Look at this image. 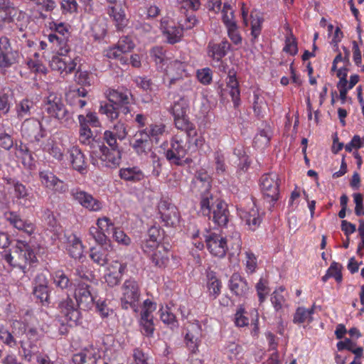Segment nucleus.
Listing matches in <instances>:
<instances>
[{"label":"nucleus","mask_w":364,"mask_h":364,"mask_svg":"<svg viewBox=\"0 0 364 364\" xmlns=\"http://www.w3.org/2000/svg\"><path fill=\"white\" fill-rule=\"evenodd\" d=\"M4 259L13 267L18 268L26 273L28 267L36 262V256L29 242L18 240L16 246L9 253L5 254Z\"/></svg>","instance_id":"1"},{"label":"nucleus","mask_w":364,"mask_h":364,"mask_svg":"<svg viewBox=\"0 0 364 364\" xmlns=\"http://www.w3.org/2000/svg\"><path fill=\"white\" fill-rule=\"evenodd\" d=\"M44 109L47 114L58 119L65 126L73 122V114L65 107L60 95L52 92L44 100Z\"/></svg>","instance_id":"2"},{"label":"nucleus","mask_w":364,"mask_h":364,"mask_svg":"<svg viewBox=\"0 0 364 364\" xmlns=\"http://www.w3.org/2000/svg\"><path fill=\"white\" fill-rule=\"evenodd\" d=\"M120 297L122 306L124 309H133L135 311L140 297V288L138 282L134 279L125 280L122 287Z\"/></svg>","instance_id":"3"},{"label":"nucleus","mask_w":364,"mask_h":364,"mask_svg":"<svg viewBox=\"0 0 364 364\" xmlns=\"http://www.w3.org/2000/svg\"><path fill=\"white\" fill-rule=\"evenodd\" d=\"M21 133L23 138L30 142H38L44 137V130L41 122L36 118H27L21 124Z\"/></svg>","instance_id":"4"},{"label":"nucleus","mask_w":364,"mask_h":364,"mask_svg":"<svg viewBox=\"0 0 364 364\" xmlns=\"http://www.w3.org/2000/svg\"><path fill=\"white\" fill-rule=\"evenodd\" d=\"M261 188L264 197L269 202H275L279 198V177L276 173L264 174L261 178Z\"/></svg>","instance_id":"5"},{"label":"nucleus","mask_w":364,"mask_h":364,"mask_svg":"<svg viewBox=\"0 0 364 364\" xmlns=\"http://www.w3.org/2000/svg\"><path fill=\"white\" fill-rule=\"evenodd\" d=\"M71 195L75 201L90 212H100L103 208L101 200L80 188L72 190Z\"/></svg>","instance_id":"6"},{"label":"nucleus","mask_w":364,"mask_h":364,"mask_svg":"<svg viewBox=\"0 0 364 364\" xmlns=\"http://www.w3.org/2000/svg\"><path fill=\"white\" fill-rule=\"evenodd\" d=\"M77 306L82 310L92 309L95 305V297L91 287L85 282H79L74 293Z\"/></svg>","instance_id":"7"},{"label":"nucleus","mask_w":364,"mask_h":364,"mask_svg":"<svg viewBox=\"0 0 364 364\" xmlns=\"http://www.w3.org/2000/svg\"><path fill=\"white\" fill-rule=\"evenodd\" d=\"M158 210L162 222L169 227L176 226L180 218L179 212L175 205L166 200H161L158 205Z\"/></svg>","instance_id":"8"},{"label":"nucleus","mask_w":364,"mask_h":364,"mask_svg":"<svg viewBox=\"0 0 364 364\" xmlns=\"http://www.w3.org/2000/svg\"><path fill=\"white\" fill-rule=\"evenodd\" d=\"M205 241L208 250L213 255L223 257L226 255L227 241L221 235L209 232L205 235Z\"/></svg>","instance_id":"9"},{"label":"nucleus","mask_w":364,"mask_h":364,"mask_svg":"<svg viewBox=\"0 0 364 364\" xmlns=\"http://www.w3.org/2000/svg\"><path fill=\"white\" fill-rule=\"evenodd\" d=\"M18 57V51L11 47L9 39L5 36L0 38V68L11 67L17 62Z\"/></svg>","instance_id":"10"},{"label":"nucleus","mask_w":364,"mask_h":364,"mask_svg":"<svg viewBox=\"0 0 364 364\" xmlns=\"http://www.w3.org/2000/svg\"><path fill=\"white\" fill-rule=\"evenodd\" d=\"M185 342L191 353L198 352L202 337L201 326L198 323H189L186 327Z\"/></svg>","instance_id":"11"},{"label":"nucleus","mask_w":364,"mask_h":364,"mask_svg":"<svg viewBox=\"0 0 364 364\" xmlns=\"http://www.w3.org/2000/svg\"><path fill=\"white\" fill-rule=\"evenodd\" d=\"M76 58H72L66 55L58 53L54 55L50 60V66L60 74L68 75L73 73L77 66Z\"/></svg>","instance_id":"12"},{"label":"nucleus","mask_w":364,"mask_h":364,"mask_svg":"<svg viewBox=\"0 0 364 364\" xmlns=\"http://www.w3.org/2000/svg\"><path fill=\"white\" fill-rule=\"evenodd\" d=\"M4 218L5 220L9 222L11 225L28 236H31L35 232V224L28 220L23 219L16 212H6L4 213Z\"/></svg>","instance_id":"13"},{"label":"nucleus","mask_w":364,"mask_h":364,"mask_svg":"<svg viewBox=\"0 0 364 364\" xmlns=\"http://www.w3.org/2000/svg\"><path fill=\"white\" fill-rule=\"evenodd\" d=\"M132 147L138 155H146L152 149V141L147 129L138 131L134 136Z\"/></svg>","instance_id":"14"},{"label":"nucleus","mask_w":364,"mask_h":364,"mask_svg":"<svg viewBox=\"0 0 364 364\" xmlns=\"http://www.w3.org/2000/svg\"><path fill=\"white\" fill-rule=\"evenodd\" d=\"M187 64L177 60L170 61L166 69V75L169 78L168 87L183 80V77H186L188 73L186 70Z\"/></svg>","instance_id":"15"},{"label":"nucleus","mask_w":364,"mask_h":364,"mask_svg":"<svg viewBox=\"0 0 364 364\" xmlns=\"http://www.w3.org/2000/svg\"><path fill=\"white\" fill-rule=\"evenodd\" d=\"M33 294L43 304L50 303L48 280L44 274H38L35 277Z\"/></svg>","instance_id":"16"},{"label":"nucleus","mask_w":364,"mask_h":364,"mask_svg":"<svg viewBox=\"0 0 364 364\" xmlns=\"http://www.w3.org/2000/svg\"><path fill=\"white\" fill-rule=\"evenodd\" d=\"M58 307L60 313L70 323V325L77 323L80 319V312L75 306L72 299L67 297L65 300L60 302Z\"/></svg>","instance_id":"17"},{"label":"nucleus","mask_w":364,"mask_h":364,"mask_svg":"<svg viewBox=\"0 0 364 364\" xmlns=\"http://www.w3.org/2000/svg\"><path fill=\"white\" fill-rule=\"evenodd\" d=\"M248 201L252 203V207L248 209L241 210L240 215L242 220L252 230H255L260 225L262 219L259 214L258 209L255 207V202L252 198H248Z\"/></svg>","instance_id":"18"},{"label":"nucleus","mask_w":364,"mask_h":364,"mask_svg":"<svg viewBox=\"0 0 364 364\" xmlns=\"http://www.w3.org/2000/svg\"><path fill=\"white\" fill-rule=\"evenodd\" d=\"M101 358L100 351L92 346L83 349L73 357L74 364H97Z\"/></svg>","instance_id":"19"},{"label":"nucleus","mask_w":364,"mask_h":364,"mask_svg":"<svg viewBox=\"0 0 364 364\" xmlns=\"http://www.w3.org/2000/svg\"><path fill=\"white\" fill-rule=\"evenodd\" d=\"M26 330V326L24 323L16 321L14 323L13 333L6 330H0V339L10 347L15 346L16 341L14 336L21 338Z\"/></svg>","instance_id":"20"},{"label":"nucleus","mask_w":364,"mask_h":364,"mask_svg":"<svg viewBox=\"0 0 364 364\" xmlns=\"http://www.w3.org/2000/svg\"><path fill=\"white\" fill-rule=\"evenodd\" d=\"M99 157L106 166L114 168L120 164L121 154L119 149H111L102 145L100 146Z\"/></svg>","instance_id":"21"},{"label":"nucleus","mask_w":364,"mask_h":364,"mask_svg":"<svg viewBox=\"0 0 364 364\" xmlns=\"http://www.w3.org/2000/svg\"><path fill=\"white\" fill-rule=\"evenodd\" d=\"M213 221L220 227L225 226L229 221L230 213L228 205L224 201H216L213 212Z\"/></svg>","instance_id":"22"},{"label":"nucleus","mask_w":364,"mask_h":364,"mask_svg":"<svg viewBox=\"0 0 364 364\" xmlns=\"http://www.w3.org/2000/svg\"><path fill=\"white\" fill-rule=\"evenodd\" d=\"M230 291L237 296H245L249 291L247 281L238 273H234L229 280Z\"/></svg>","instance_id":"23"},{"label":"nucleus","mask_w":364,"mask_h":364,"mask_svg":"<svg viewBox=\"0 0 364 364\" xmlns=\"http://www.w3.org/2000/svg\"><path fill=\"white\" fill-rule=\"evenodd\" d=\"M107 12L109 16L112 17L118 30H122L127 26V19L122 2H115L114 5H109Z\"/></svg>","instance_id":"24"},{"label":"nucleus","mask_w":364,"mask_h":364,"mask_svg":"<svg viewBox=\"0 0 364 364\" xmlns=\"http://www.w3.org/2000/svg\"><path fill=\"white\" fill-rule=\"evenodd\" d=\"M230 48V44L226 40L223 41L219 43L210 42L208 46V55L213 60L219 62L226 55Z\"/></svg>","instance_id":"25"},{"label":"nucleus","mask_w":364,"mask_h":364,"mask_svg":"<svg viewBox=\"0 0 364 364\" xmlns=\"http://www.w3.org/2000/svg\"><path fill=\"white\" fill-rule=\"evenodd\" d=\"M15 154L21 160L23 166L28 169H32L35 166V159L26 145L21 143L15 147Z\"/></svg>","instance_id":"26"},{"label":"nucleus","mask_w":364,"mask_h":364,"mask_svg":"<svg viewBox=\"0 0 364 364\" xmlns=\"http://www.w3.org/2000/svg\"><path fill=\"white\" fill-rule=\"evenodd\" d=\"M69 154L70 161L73 168L82 173L86 170L87 163L82 151L77 146H73L69 150Z\"/></svg>","instance_id":"27"},{"label":"nucleus","mask_w":364,"mask_h":364,"mask_svg":"<svg viewBox=\"0 0 364 364\" xmlns=\"http://www.w3.org/2000/svg\"><path fill=\"white\" fill-rule=\"evenodd\" d=\"M125 269V266L123 264L115 261L109 269V272L105 276V282L110 287L117 285L121 279L122 275Z\"/></svg>","instance_id":"28"},{"label":"nucleus","mask_w":364,"mask_h":364,"mask_svg":"<svg viewBox=\"0 0 364 364\" xmlns=\"http://www.w3.org/2000/svg\"><path fill=\"white\" fill-rule=\"evenodd\" d=\"M216 201H222L218 198H215L209 191L201 193L200 199V212L204 216L211 217V213L215 208Z\"/></svg>","instance_id":"29"},{"label":"nucleus","mask_w":364,"mask_h":364,"mask_svg":"<svg viewBox=\"0 0 364 364\" xmlns=\"http://www.w3.org/2000/svg\"><path fill=\"white\" fill-rule=\"evenodd\" d=\"M170 253L164 245H161L150 255L152 263L158 267H165L169 262Z\"/></svg>","instance_id":"30"},{"label":"nucleus","mask_w":364,"mask_h":364,"mask_svg":"<svg viewBox=\"0 0 364 364\" xmlns=\"http://www.w3.org/2000/svg\"><path fill=\"white\" fill-rule=\"evenodd\" d=\"M78 119L80 122L79 141L82 144L90 145L93 141L92 132L86 123V118L84 115L80 114Z\"/></svg>","instance_id":"31"},{"label":"nucleus","mask_w":364,"mask_h":364,"mask_svg":"<svg viewBox=\"0 0 364 364\" xmlns=\"http://www.w3.org/2000/svg\"><path fill=\"white\" fill-rule=\"evenodd\" d=\"M130 97H132V94L128 90H111L107 94V97L110 102L122 106H125L130 103Z\"/></svg>","instance_id":"32"},{"label":"nucleus","mask_w":364,"mask_h":364,"mask_svg":"<svg viewBox=\"0 0 364 364\" xmlns=\"http://www.w3.org/2000/svg\"><path fill=\"white\" fill-rule=\"evenodd\" d=\"M119 176L122 179L134 183L139 182L144 178L142 171L136 166L121 168Z\"/></svg>","instance_id":"33"},{"label":"nucleus","mask_w":364,"mask_h":364,"mask_svg":"<svg viewBox=\"0 0 364 364\" xmlns=\"http://www.w3.org/2000/svg\"><path fill=\"white\" fill-rule=\"evenodd\" d=\"M174 124L178 129L184 131L188 137L193 139L196 135V127L188 116L174 117Z\"/></svg>","instance_id":"34"},{"label":"nucleus","mask_w":364,"mask_h":364,"mask_svg":"<svg viewBox=\"0 0 364 364\" xmlns=\"http://www.w3.org/2000/svg\"><path fill=\"white\" fill-rule=\"evenodd\" d=\"M33 109L34 102L31 100L27 98L23 99L16 105L15 110L17 118L22 119L30 116Z\"/></svg>","instance_id":"35"},{"label":"nucleus","mask_w":364,"mask_h":364,"mask_svg":"<svg viewBox=\"0 0 364 364\" xmlns=\"http://www.w3.org/2000/svg\"><path fill=\"white\" fill-rule=\"evenodd\" d=\"M83 248L81 240L75 235H73L68 246V251L70 255L73 258L80 259L83 255Z\"/></svg>","instance_id":"36"},{"label":"nucleus","mask_w":364,"mask_h":364,"mask_svg":"<svg viewBox=\"0 0 364 364\" xmlns=\"http://www.w3.org/2000/svg\"><path fill=\"white\" fill-rule=\"evenodd\" d=\"M105 231L99 230L98 228L91 227L89 230V234L102 247L108 250L110 247L109 240H108Z\"/></svg>","instance_id":"37"},{"label":"nucleus","mask_w":364,"mask_h":364,"mask_svg":"<svg viewBox=\"0 0 364 364\" xmlns=\"http://www.w3.org/2000/svg\"><path fill=\"white\" fill-rule=\"evenodd\" d=\"M183 28L176 26H168L164 31V35L166 38L167 42L171 44H174L181 39L183 36Z\"/></svg>","instance_id":"38"},{"label":"nucleus","mask_w":364,"mask_h":364,"mask_svg":"<svg viewBox=\"0 0 364 364\" xmlns=\"http://www.w3.org/2000/svg\"><path fill=\"white\" fill-rule=\"evenodd\" d=\"M253 109L257 117H263L264 114L268 110L264 97L256 92H254L253 96Z\"/></svg>","instance_id":"39"},{"label":"nucleus","mask_w":364,"mask_h":364,"mask_svg":"<svg viewBox=\"0 0 364 364\" xmlns=\"http://www.w3.org/2000/svg\"><path fill=\"white\" fill-rule=\"evenodd\" d=\"M68 36L60 37L56 33L50 34L48 40L52 43H55L59 47L58 53L60 55H66L70 51V47L67 43Z\"/></svg>","instance_id":"40"},{"label":"nucleus","mask_w":364,"mask_h":364,"mask_svg":"<svg viewBox=\"0 0 364 364\" xmlns=\"http://www.w3.org/2000/svg\"><path fill=\"white\" fill-rule=\"evenodd\" d=\"M99 112L102 114H105L107 118L111 121H113L118 118L119 112L116 107H114V103H112L109 101L107 102H102L100 103Z\"/></svg>","instance_id":"41"},{"label":"nucleus","mask_w":364,"mask_h":364,"mask_svg":"<svg viewBox=\"0 0 364 364\" xmlns=\"http://www.w3.org/2000/svg\"><path fill=\"white\" fill-rule=\"evenodd\" d=\"M53 284L58 288L61 289H68L71 287L72 282L68 278V277L65 274V272L62 270H58L55 272L53 276Z\"/></svg>","instance_id":"42"},{"label":"nucleus","mask_w":364,"mask_h":364,"mask_svg":"<svg viewBox=\"0 0 364 364\" xmlns=\"http://www.w3.org/2000/svg\"><path fill=\"white\" fill-rule=\"evenodd\" d=\"M314 311V305L309 309L304 307H299L294 316V322L296 323H301L306 321L310 322L312 321L311 315Z\"/></svg>","instance_id":"43"},{"label":"nucleus","mask_w":364,"mask_h":364,"mask_svg":"<svg viewBox=\"0 0 364 364\" xmlns=\"http://www.w3.org/2000/svg\"><path fill=\"white\" fill-rule=\"evenodd\" d=\"M211 178L207 172L199 171L196 173L195 176V184L199 188H202V192L209 191L211 187Z\"/></svg>","instance_id":"44"},{"label":"nucleus","mask_w":364,"mask_h":364,"mask_svg":"<svg viewBox=\"0 0 364 364\" xmlns=\"http://www.w3.org/2000/svg\"><path fill=\"white\" fill-rule=\"evenodd\" d=\"M103 247H92L90 248V259L99 266H104L107 262V254L105 249L102 250Z\"/></svg>","instance_id":"45"},{"label":"nucleus","mask_w":364,"mask_h":364,"mask_svg":"<svg viewBox=\"0 0 364 364\" xmlns=\"http://www.w3.org/2000/svg\"><path fill=\"white\" fill-rule=\"evenodd\" d=\"M188 104L184 98H180L171 107V113L173 117L188 116Z\"/></svg>","instance_id":"46"},{"label":"nucleus","mask_w":364,"mask_h":364,"mask_svg":"<svg viewBox=\"0 0 364 364\" xmlns=\"http://www.w3.org/2000/svg\"><path fill=\"white\" fill-rule=\"evenodd\" d=\"M140 323L141 332L146 336H151L154 331L153 316H147L146 314H141Z\"/></svg>","instance_id":"47"},{"label":"nucleus","mask_w":364,"mask_h":364,"mask_svg":"<svg viewBox=\"0 0 364 364\" xmlns=\"http://www.w3.org/2000/svg\"><path fill=\"white\" fill-rule=\"evenodd\" d=\"M255 289L259 298V304H262L266 300V297L270 291L268 282L261 278L257 283Z\"/></svg>","instance_id":"48"},{"label":"nucleus","mask_w":364,"mask_h":364,"mask_svg":"<svg viewBox=\"0 0 364 364\" xmlns=\"http://www.w3.org/2000/svg\"><path fill=\"white\" fill-rule=\"evenodd\" d=\"M0 9L6 14L4 18L10 21H14L17 14H20L18 10L11 5L9 0H0Z\"/></svg>","instance_id":"49"},{"label":"nucleus","mask_w":364,"mask_h":364,"mask_svg":"<svg viewBox=\"0 0 364 364\" xmlns=\"http://www.w3.org/2000/svg\"><path fill=\"white\" fill-rule=\"evenodd\" d=\"M208 281L207 287L210 296H212L215 299L220 292L221 283L220 282L213 274L208 275Z\"/></svg>","instance_id":"50"},{"label":"nucleus","mask_w":364,"mask_h":364,"mask_svg":"<svg viewBox=\"0 0 364 364\" xmlns=\"http://www.w3.org/2000/svg\"><path fill=\"white\" fill-rule=\"evenodd\" d=\"M284 291V288L283 287H280L277 289L274 290L272 294L271 302L277 311L282 308V306L285 302V299L282 294Z\"/></svg>","instance_id":"51"},{"label":"nucleus","mask_w":364,"mask_h":364,"mask_svg":"<svg viewBox=\"0 0 364 364\" xmlns=\"http://www.w3.org/2000/svg\"><path fill=\"white\" fill-rule=\"evenodd\" d=\"M222 18L226 27L236 24L234 20V11L230 5L225 4L222 9Z\"/></svg>","instance_id":"52"},{"label":"nucleus","mask_w":364,"mask_h":364,"mask_svg":"<svg viewBox=\"0 0 364 364\" xmlns=\"http://www.w3.org/2000/svg\"><path fill=\"white\" fill-rule=\"evenodd\" d=\"M39 178L41 184L47 188L50 189L56 176L50 171H42L39 173Z\"/></svg>","instance_id":"53"},{"label":"nucleus","mask_w":364,"mask_h":364,"mask_svg":"<svg viewBox=\"0 0 364 364\" xmlns=\"http://www.w3.org/2000/svg\"><path fill=\"white\" fill-rule=\"evenodd\" d=\"M166 126L163 124H151L147 129L150 139L152 137L158 141L159 136H162L165 132Z\"/></svg>","instance_id":"54"},{"label":"nucleus","mask_w":364,"mask_h":364,"mask_svg":"<svg viewBox=\"0 0 364 364\" xmlns=\"http://www.w3.org/2000/svg\"><path fill=\"white\" fill-rule=\"evenodd\" d=\"M283 50L286 53H289L291 55H294L298 52L297 43L296 38L291 34L287 36L285 40V46Z\"/></svg>","instance_id":"55"},{"label":"nucleus","mask_w":364,"mask_h":364,"mask_svg":"<svg viewBox=\"0 0 364 364\" xmlns=\"http://www.w3.org/2000/svg\"><path fill=\"white\" fill-rule=\"evenodd\" d=\"M116 47L124 53H126L130 52L134 48V43L130 38L124 36L119 39Z\"/></svg>","instance_id":"56"},{"label":"nucleus","mask_w":364,"mask_h":364,"mask_svg":"<svg viewBox=\"0 0 364 364\" xmlns=\"http://www.w3.org/2000/svg\"><path fill=\"white\" fill-rule=\"evenodd\" d=\"M171 146L173 147L174 151H176L178 159H181L182 161L188 151L185 146L183 144V141L181 140H178L176 137L172 140Z\"/></svg>","instance_id":"57"},{"label":"nucleus","mask_w":364,"mask_h":364,"mask_svg":"<svg viewBox=\"0 0 364 364\" xmlns=\"http://www.w3.org/2000/svg\"><path fill=\"white\" fill-rule=\"evenodd\" d=\"M112 235L114 240L122 245H129L131 242V239L119 228H112Z\"/></svg>","instance_id":"58"},{"label":"nucleus","mask_w":364,"mask_h":364,"mask_svg":"<svg viewBox=\"0 0 364 364\" xmlns=\"http://www.w3.org/2000/svg\"><path fill=\"white\" fill-rule=\"evenodd\" d=\"M161 245H159V242L157 241L149 240L148 238L143 240L141 245L143 251L149 255H151V254H152Z\"/></svg>","instance_id":"59"},{"label":"nucleus","mask_w":364,"mask_h":364,"mask_svg":"<svg viewBox=\"0 0 364 364\" xmlns=\"http://www.w3.org/2000/svg\"><path fill=\"white\" fill-rule=\"evenodd\" d=\"M161 320L166 324H174L176 323L175 315L170 311L168 307L161 308L159 310Z\"/></svg>","instance_id":"60"},{"label":"nucleus","mask_w":364,"mask_h":364,"mask_svg":"<svg viewBox=\"0 0 364 364\" xmlns=\"http://www.w3.org/2000/svg\"><path fill=\"white\" fill-rule=\"evenodd\" d=\"M341 268V264L333 262L328 269V272L331 274V277H334L336 281L338 283L342 281Z\"/></svg>","instance_id":"61"},{"label":"nucleus","mask_w":364,"mask_h":364,"mask_svg":"<svg viewBox=\"0 0 364 364\" xmlns=\"http://www.w3.org/2000/svg\"><path fill=\"white\" fill-rule=\"evenodd\" d=\"M103 139L110 146L111 149H119L118 137L115 136L110 130L105 132Z\"/></svg>","instance_id":"62"},{"label":"nucleus","mask_w":364,"mask_h":364,"mask_svg":"<svg viewBox=\"0 0 364 364\" xmlns=\"http://www.w3.org/2000/svg\"><path fill=\"white\" fill-rule=\"evenodd\" d=\"M197 77L201 83L204 85L209 84L212 80L211 70L210 68H206L198 70Z\"/></svg>","instance_id":"63"},{"label":"nucleus","mask_w":364,"mask_h":364,"mask_svg":"<svg viewBox=\"0 0 364 364\" xmlns=\"http://www.w3.org/2000/svg\"><path fill=\"white\" fill-rule=\"evenodd\" d=\"M111 132H112L115 136L118 137V139L120 141L124 139L127 135L126 126L122 122H117L114 126L113 130H112Z\"/></svg>","instance_id":"64"}]
</instances>
